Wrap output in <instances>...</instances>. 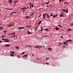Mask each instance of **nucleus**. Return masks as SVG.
Returning a JSON list of instances; mask_svg holds the SVG:
<instances>
[{
    "label": "nucleus",
    "mask_w": 73,
    "mask_h": 73,
    "mask_svg": "<svg viewBox=\"0 0 73 73\" xmlns=\"http://www.w3.org/2000/svg\"><path fill=\"white\" fill-rule=\"evenodd\" d=\"M42 47V46H37L35 47V48H41Z\"/></svg>",
    "instance_id": "1"
},
{
    "label": "nucleus",
    "mask_w": 73,
    "mask_h": 73,
    "mask_svg": "<svg viewBox=\"0 0 73 73\" xmlns=\"http://www.w3.org/2000/svg\"><path fill=\"white\" fill-rule=\"evenodd\" d=\"M72 41V40H65V42H71Z\"/></svg>",
    "instance_id": "2"
},
{
    "label": "nucleus",
    "mask_w": 73,
    "mask_h": 73,
    "mask_svg": "<svg viewBox=\"0 0 73 73\" xmlns=\"http://www.w3.org/2000/svg\"><path fill=\"white\" fill-rule=\"evenodd\" d=\"M25 28V27H19L18 28V29H22L23 28Z\"/></svg>",
    "instance_id": "3"
},
{
    "label": "nucleus",
    "mask_w": 73,
    "mask_h": 73,
    "mask_svg": "<svg viewBox=\"0 0 73 73\" xmlns=\"http://www.w3.org/2000/svg\"><path fill=\"white\" fill-rule=\"evenodd\" d=\"M45 15H46V14H43V19H44Z\"/></svg>",
    "instance_id": "4"
},
{
    "label": "nucleus",
    "mask_w": 73,
    "mask_h": 73,
    "mask_svg": "<svg viewBox=\"0 0 73 73\" xmlns=\"http://www.w3.org/2000/svg\"><path fill=\"white\" fill-rule=\"evenodd\" d=\"M52 49L51 48H48V50H49L50 51H52Z\"/></svg>",
    "instance_id": "5"
},
{
    "label": "nucleus",
    "mask_w": 73,
    "mask_h": 73,
    "mask_svg": "<svg viewBox=\"0 0 73 73\" xmlns=\"http://www.w3.org/2000/svg\"><path fill=\"white\" fill-rule=\"evenodd\" d=\"M10 42V40H9L3 41V42Z\"/></svg>",
    "instance_id": "6"
},
{
    "label": "nucleus",
    "mask_w": 73,
    "mask_h": 73,
    "mask_svg": "<svg viewBox=\"0 0 73 73\" xmlns=\"http://www.w3.org/2000/svg\"><path fill=\"white\" fill-rule=\"evenodd\" d=\"M9 2L10 3H12V0H9Z\"/></svg>",
    "instance_id": "7"
},
{
    "label": "nucleus",
    "mask_w": 73,
    "mask_h": 73,
    "mask_svg": "<svg viewBox=\"0 0 73 73\" xmlns=\"http://www.w3.org/2000/svg\"><path fill=\"white\" fill-rule=\"evenodd\" d=\"M63 44L64 45H66V46H67V43L66 42H63Z\"/></svg>",
    "instance_id": "8"
},
{
    "label": "nucleus",
    "mask_w": 73,
    "mask_h": 73,
    "mask_svg": "<svg viewBox=\"0 0 73 73\" xmlns=\"http://www.w3.org/2000/svg\"><path fill=\"white\" fill-rule=\"evenodd\" d=\"M10 56H11L13 57L14 56V55L13 54H10Z\"/></svg>",
    "instance_id": "9"
},
{
    "label": "nucleus",
    "mask_w": 73,
    "mask_h": 73,
    "mask_svg": "<svg viewBox=\"0 0 73 73\" xmlns=\"http://www.w3.org/2000/svg\"><path fill=\"white\" fill-rule=\"evenodd\" d=\"M55 29L57 31H58L59 29H58V27H56L55 28Z\"/></svg>",
    "instance_id": "10"
},
{
    "label": "nucleus",
    "mask_w": 73,
    "mask_h": 73,
    "mask_svg": "<svg viewBox=\"0 0 73 73\" xmlns=\"http://www.w3.org/2000/svg\"><path fill=\"white\" fill-rule=\"evenodd\" d=\"M5 46L6 47H9L10 45L8 44H6Z\"/></svg>",
    "instance_id": "11"
},
{
    "label": "nucleus",
    "mask_w": 73,
    "mask_h": 73,
    "mask_svg": "<svg viewBox=\"0 0 73 73\" xmlns=\"http://www.w3.org/2000/svg\"><path fill=\"white\" fill-rule=\"evenodd\" d=\"M23 57H28V55H24L23 56Z\"/></svg>",
    "instance_id": "12"
},
{
    "label": "nucleus",
    "mask_w": 73,
    "mask_h": 73,
    "mask_svg": "<svg viewBox=\"0 0 73 73\" xmlns=\"http://www.w3.org/2000/svg\"><path fill=\"white\" fill-rule=\"evenodd\" d=\"M63 14H60V15L59 16L60 17H62L63 16Z\"/></svg>",
    "instance_id": "13"
},
{
    "label": "nucleus",
    "mask_w": 73,
    "mask_h": 73,
    "mask_svg": "<svg viewBox=\"0 0 73 73\" xmlns=\"http://www.w3.org/2000/svg\"><path fill=\"white\" fill-rule=\"evenodd\" d=\"M26 9V7H24V8H21V10H22V9L24 10V9Z\"/></svg>",
    "instance_id": "14"
},
{
    "label": "nucleus",
    "mask_w": 73,
    "mask_h": 73,
    "mask_svg": "<svg viewBox=\"0 0 73 73\" xmlns=\"http://www.w3.org/2000/svg\"><path fill=\"white\" fill-rule=\"evenodd\" d=\"M11 53H12L13 54H15V52L13 51H11V52H10Z\"/></svg>",
    "instance_id": "15"
},
{
    "label": "nucleus",
    "mask_w": 73,
    "mask_h": 73,
    "mask_svg": "<svg viewBox=\"0 0 73 73\" xmlns=\"http://www.w3.org/2000/svg\"><path fill=\"white\" fill-rule=\"evenodd\" d=\"M68 9H66V13H68Z\"/></svg>",
    "instance_id": "16"
},
{
    "label": "nucleus",
    "mask_w": 73,
    "mask_h": 73,
    "mask_svg": "<svg viewBox=\"0 0 73 73\" xmlns=\"http://www.w3.org/2000/svg\"><path fill=\"white\" fill-rule=\"evenodd\" d=\"M49 3V2H48L47 3H44V4H47L48 5Z\"/></svg>",
    "instance_id": "17"
},
{
    "label": "nucleus",
    "mask_w": 73,
    "mask_h": 73,
    "mask_svg": "<svg viewBox=\"0 0 73 73\" xmlns=\"http://www.w3.org/2000/svg\"><path fill=\"white\" fill-rule=\"evenodd\" d=\"M27 33H28V35H30V34H31V33L29 32H28Z\"/></svg>",
    "instance_id": "18"
},
{
    "label": "nucleus",
    "mask_w": 73,
    "mask_h": 73,
    "mask_svg": "<svg viewBox=\"0 0 73 73\" xmlns=\"http://www.w3.org/2000/svg\"><path fill=\"white\" fill-rule=\"evenodd\" d=\"M41 22H42V21H39V23H38V24L40 25V23H41Z\"/></svg>",
    "instance_id": "19"
},
{
    "label": "nucleus",
    "mask_w": 73,
    "mask_h": 73,
    "mask_svg": "<svg viewBox=\"0 0 73 73\" xmlns=\"http://www.w3.org/2000/svg\"><path fill=\"white\" fill-rule=\"evenodd\" d=\"M64 3L65 4H69V3H68L66 2H64Z\"/></svg>",
    "instance_id": "20"
},
{
    "label": "nucleus",
    "mask_w": 73,
    "mask_h": 73,
    "mask_svg": "<svg viewBox=\"0 0 73 73\" xmlns=\"http://www.w3.org/2000/svg\"><path fill=\"white\" fill-rule=\"evenodd\" d=\"M62 11L63 12H66V10H65V9H62Z\"/></svg>",
    "instance_id": "21"
},
{
    "label": "nucleus",
    "mask_w": 73,
    "mask_h": 73,
    "mask_svg": "<svg viewBox=\"0 0 73 73\" xmlns=\"http://www.w3.org/2000/svg\"><path fill=\"white\" fill-rule=\"evenodd\" d=\"M13 26V25H9V26H8V27H11V26Z\"/></svg>",
    "instance_id": "22"
},
{
    "label": "nucleus",
    "mask_w": 73,
    "mask_h": 73,
    "mask_svg": "<svg viewBox=\"0 0 73 73\" xmlns=\"http://www.w3.org/2000/svg\"><path fill=\"white\" fill-rule=\"evenodd\" d=\"M34 13H33L32 14L30 15L31 16H33V15H34Z\"/></svg>",
    "instance_id": "23"
},
{
    "label": "nucleus",
    "mask_w": 73,
    "mask_h": 73,
    "mask_svg": "<svg viewBox=\"0 0 73 73\" xmlns=\"http://www.w3.org/2000/svg\"><path fill=\"white\" fill-rule=\"evenodd\" d=\"M70 26L71 27L73 26V23L72 24H70Z\"/></svg>",
    "instance_id": "24"
},
{
    "label": "nucleus",
    "mask_w": 73,
    "mask_h": 73,
    "mask_svg": "<svg viewBox=\"0 0 73 73\" xmlns=\"http://www.w3.org/2000/svg\"><path fill=\"white\" fill-rule=\"evenodd\" d=\"M16 48L17 49H19V47H18V46H17L16 47Z\"/></svg>",
    "instance_id": "25"
},
{
    "label": "nucleus",
    "mask_w": 73,
    "mask_h": 73,
    "mask_svg": "<svg viewBox=\"0 0 73 73\" xmlns=\"http://www.w3.org/2000/svg\"><path fill=\"white\" fill-rule=\"evenodd\" d=\"M56 17V16L54 15L53 16V18H54Z\"/></svg>",
    "instance_id": "26"
},
{
    "label": "nucleus",
    "mask_w": 73,
    "mask_h": 73,
    "mask_svg": "<svg viewBox=\"0 0 73 73\" xmlns=\"http://www.w3.org/2000/svg\"><path fill=\"white\" fill-rule=\"evenodd\" d=\"M44 31H48V30L47 29H44Z\"/></svg>",
    "instance_id": "27"
},
{
    "label": "nucleus",
    "mask_w": 73,
    "mask_h": 73,
    "mask_svg": "<svg viewBox=\"0 0 73 73\" xmlns=\"http://www.w3.org/2000/svg\"><path fill=\"white\" fill-rule=\"evenodd\" d=\"M68 20H70L71 19V18H70V17H68Z\"/></svg>",
    "instance_id": "28"
},
{
    "label": "nucleus",
    "mask_w": 73,
    "mask_h": 73,
    "mask_svg": "<svg viewBox=\"0 0 73 73\" xmlns=\"http://www.w3.org/2000/svg\"><path fill=\"white\" fill-rule=\"evenodd\" d=\"M47 18H49V15H48V14H47Z\"/></svg>",
    "instance_id": "29"
},
{
    "label": "nucleus",
    "mask_w": 73,
    "mask_h": 73,
    "mask_svg": "<svg viewBox=\"0 0 73 73\" xmlns=\"http://www.w3.org/2000/svg\"><path fill=\"white\" fill-rule=\"evenodd\" d=\"M31 6V7H34V5H30V6Z\"/></svg>",
    "instance_id": "30"
},
{
    "label": "nucleus",
    "mask_w": 73,
    "mask_h": 73,
    "mask_svg": "<svg viewBox=\"0 0 73 73\" xmlns=\"http://www.w3.org/2000/svg\"><path fill=\"white\" fill-rule=\"evenodd\" d=\"M18 1H14V3H16V2H18Z\"/></svg>",
    "instance_id": "31"
},
{
    "label": "nucleus",
    "mask_w": 73,
    "mask_h": 73,
    "mask_svg": "<svg viewBox=\"0 0 73 73\" xmlns=\"http://www.w3.org/2000/svg\"><path fill=\"white\" fill-rule=\"evenodd\" d=\"M42 31H43V29L41 28V30H40V32H42Z\"/></svg>",
    "instance_id": "32"
},
{
    "label": "nucleus",
    "mask_w": 73,
    "mask_h": 73,
    "mask_svg": "<svg viewBox=\"0 0 73 73\" xmlns=\"http://www.w3.org/2000/svg\"><path fill=\"white\" fill-rule=\"evenodd\" d=\"M4 36L3 35L1 36V38H4Z\"/></svg>",
    "instance_id": "33"
},
{
    "label": "nucleus",
    "mask_w": 73,
    "mask_h": 73,
    "mask_svg": "<svg viewBox=\"0 0 73 73\" xmlns=\"http://www.w3.org/2000/svg\"><path fill=\"white\" fill-rule=\"evenodd\" d=\"M26 27H28L29 28V27H30L29 26H26Z\"/></svg>",
    "instance_id": "34"
},
{
    "label": "nucleus",
    "mask_w": 73,
    "mask_h": 73,
    "mask_svg": "<svg viewBox=\"0 0 73 73\" xmlns=\"http://www.w3.org/2000/svg\"><path fill=\"white\" fill-rule=\"evenodd\" d=\"M62 43H59V45H62Z\"/></svg>",
    "instance_id": "35"
},
{
    "label": "nucleus",
    "mask_w": 73,
    "mask_h": 73,
    "mask_svg": "<svg viewBox=\"0 0 73 73\" xmlns=\"http://www.w3.org/2000/svg\"><path fill=\"white\" fill-rule=\"evenodd\" d=\"M26 19H28V18H29V17H28V16L26 17Z\"/></svg>",
    "instance_id": "36"
},
{
    "label": "nucleus",
    "mask_w": 73,
    "mask_h": 73,
    "mask_svg": "<svg viewBox=\"0 0 73 73\" xmlns=\"http://www.w3.org/2000/svg\"><path fill=\"white\" fill-rule=\"evenodd\" d=\"M49 59V58H47L46 59H45V60H48Z\"/></svg>",
    "instance_id": "37"
},
{
    "label": "nucleus",
    "mask_w": 73,
    "mask_h": 73,
    "mask_svg": "<svg viewBox=\"0 0 73 73\" xmlns=\"http://www.w3.org/2000/svg\"><path fill=\"white\" fill-rule=\"evenodd\" d=\"M36 29H37V27H36V29H35V31H36Z\"/></svg>",
    "instance_id": "38"
},
{
    "label": "nucleus",
    "mask_w": 73,
    "mask_h": 73,
    "mask_svg": "<svg viewBox=\"0 0 73 73\" xmlns=\"http://www.w3.org/2000/svg\"><path fill=\"white\" fill-rule=\"evenodd\" d=\"M68 30H69V31H71V29H68Z\"/></svg>",
    "instance_id": "39"
},
{
    "label": "nucleus",
    "mask_w": 73,
    "mask_h": 73,
    "mask_svg": "<svg viewBox=\"0 0 73 73\" xmlns=\"http://www.w3.org/2000/svg\"><path fill=\"white\" fill-rule=\"evenodd\" d=\"M26 46H30V47H31V46H30L26 45Z\"/></svg>",
    "instance_id": "40"
},
{
    "label": "nucleus",
    "mask_w": 73,
    "mask_h": 73,
    "mask_svg": "<svg viewBox=\"0 0 73 73\" xmlns=\"http://www.w3.org/2000/svg\"><path fill=\"white\" fill-rule=\"evenodd\" d=\"M60 38H63V36H60Z\"/></svg>",
    "instance_id": "41"
},
{
    "label": "nucleus",
    "mask_w": 73,
    "mask_h": 73,
    "mask_svg": "<svg viewBox=\"0 0 73 73\" xmlns=\"http://www.w3.org/2000/svg\"><path fill=\"white\" fill-rule=\"evenodd\" d=\"M2 42H3L1 41V40H0V43H2Z\"/></svg>",
    "instance_id": "42"
},
{
    "label": "nucleus",
    "mask_w": 73,
    "mask_h": 73,
    "mask_svg": "<svg viewBox=\"0 0 73 73\" xmlns=\"http://www.w3.org/2000/svg\"><path fill=\"white\" fill-rule=\"evenodd\" d=\"M24 53H25V52H23V53H21L22 54H24Z\"/></svg>",
    "instance_id": "43"
},
{
    "label": "nucleus",
    "mask_w": 73,
    "mask_h": 73,
    "mask_svg": "<svg viewBox=\"0 0 73 73\" xmlns=\"http://www.w3.org/2000/svg\"><path fill=\"white\" fill-rule=\"evenodd\" d=\"M4 33H6V32H7V31H4Z\"/></svg>",
    "instance_id": "44"
},
{
    "label": "nucleus",
    "mask_w": 73,
    "mask_h": 73,
    "mask_svg": "<svg viewBox=\"0 0 73 73\" xmlns=\"http://www.w3.org/2000/svg\"><path fill=\"white\" fill-rule=\"evenodd\" d=\"M13 37H15L16 36L14 35H13Z\"/></svg>",
    "instance_id": "45"
},
{
    "label": "nucleus",
    "mask_w": 73,
    "mask_h": 73,
    "mask_svg": "<svg viewBox=\"0 0 73 73\" xmlns=\"http://www.w3.org/2000/svg\"><path fill=\"white\" fill-rule=\"evenodd\" d=\"M63 1V0H59V2H61V1Z\"/></svg>",
    "instance_id": "46"
},
{
    "label": "nucleus",
    "mask_w": 73,
    "mask_h": 73,
    "mask_svg": "<svg viewBox=\"0 0 73 73\" xmlns=\"http://www.w3.org/2000/svg\"><path fill=\"white\" fill-rule=\"evenodd\" d=\"M2 40L5 41V39H2Z\"/></svg>",
    "instance_id": "47"
},
{
    "label": "nucleus",
    "mask_w": 73,
    "mask_h": 73,
    "mask_svg": "<svg viewBox=\"0 0 73 73\" xmlns=\"http://www.w3.org/2000/svg\"><path fill=\"white\" fill-rule=\"evenodd\" d=\"M49 64V63H45V64Z\"/></svg>",
    "instance_id": "48"
},
{
    "label": "nucleus",
    "mask_w": 73,
    "mask_h": 73,
    "mask_svg": "<svg viewBox=\"0 0 73 73\" xmlns=\"http://www.w3.org/2000/svg\"><path fill=\"white\" fill-rule=\"evenodd\" d=\"M8 40V39H5V40Z\"/></svg>",
    "instance_id": "49"
},
{
    "label": "nucleus",
    "mask_w": 73,
    "mask_h": 73,
    "mask_svg": "<svg viewBox=\"0 0 73 73\" xmlns=\"http://www.w3.org/2000/svg\"><path fill=\"white\" fill-rule=\"evenodd\" d=\"M29 5H31V3H29Z\"/></svg>",
    "instance_id": "50"
},
{
    "label": "nucleus",
    "mask_w": 73,
    "mask_h": 73,
    "mask_svg": "<svg viewBox=\"0 0 73 73\" xmlns=\"http://www.w3.org/2000/svg\"><path fill=\"white\" fill-rule=\"evenodd\" d=\"M49 7V5H46V7Z\"/></svg>",
    "instance_id": "51"
},
{
    "label": "nucleus",
    "mask_w": 73,
    "mask_h": 73,
    "mask_svg": "<svg viewBox=\"0 0 73 73\" xmlns=\"http://www.w3.org/2000/svg\"><path fill=\"white\" fill-rule=\"evenodd\" d=\"M9 35H13L12 34H9Z\"/></svg>",
    "instance_id": "52"
},
{
    "label": "nucleus",
    "mask_w": 73,
    "mask_h": 73,
    "mask_svg": "<svg viewBox=\"0 0 73 73\" xmlns=\"http://www.w3.org/2000/svg\"><path fill=\"white\" fill-rule=\"evenodd\" d=\"M1 27V29H3V27Z\"/></svg>",
    "instance_id": "53"
},
{
    "label": "nucleus",
    "mask_w": 73,
    "mask_h": 73,
    "mask_svg": "<svg viewBox=\"0 0 73 73\" xmlns=\"http://www.w3.org/2000/svg\"><path fill=\"white\" fill-rule=\"evenodd\" d=\"M28 8H29V7H27V8H26V9H27Z\"/></svg>",
    "instance_id": "54"
},
{
    "label": "nucleus",
    "mask_w": 73,
    "mask_h": 73,
    "mask_svg": "<svg viewBox=\"0 0 73 73\" xmlns=\"http://www.w3.org/2000/svg\"><path fill=\"white\" fill-rule=\"evenodd\" d=\"M13 13H11V15H12V14H13Z\"/></svg>",
    "instance_id": "55"
},
{
    "label": "nucleus",
    "mask_w": 73,
    "mask_h": 73,
    "mask_svg": "<svg viewBox=\"0 0 73 73\" xmlns=\"http://www.w3.org/2000/svg\"><path fill=\"white\" fill-rule=\"evenodd\" d=\"M12 34H13V35H14L15 34V33H12Z\"/></svg>",
    "instance_id": "56"
},
{
    "label": "nucleus",
    "mask_w": 73,
    "mask_h": 73,
    "mask_svg": "<svg viewBox=\"0 0 73 73\" xmlns=\"http://www.w3.org/2000/svg\"><path fill=\"white\" fill-rule=\"evenodd\" d=\"M12 10V9H9V10Z\"/></svg>",
    "instance_id": "57"
},
{
    "label": "nucleus",
    "mask_w": 73,
    "mask_h": 73,
    "mask_svg": "<svg viewBox=\"0 0 73 73\" xmlns=\"http://www.w3.org/2000/svg\"><path fill=\"white\" fill-rule=\"evenodd\" d=\"M45 48V46L43 45V48Z\"/></svg>",
    "instance_id": "58"
},
{
    "label": "nucleus",
    "mask_w": 73,
    "mask_h": 73,
    "mask_svg": "<svg viewBox=\"0 0 73 73\" xmlns=\"http://www.w3.org/2000/svg\"><path fill=\"white\" fill-rule=\"evenodd\" d=\"M25 11V10H23L22 11Z\"/></svg>",
    "instance_id": "59"
},
{
    "label": "nucleus",
    "mask_w": 73,
    "mask_h": 73,
    "mask_svg": "<svg viewBox=\"0 0 73 73\" xmlns=\"http://www.w3.org/2000/svg\"><path fill=\"white\" fill-rule=\"evenodd\" d=\"M31 7H31V6H30V8H31Z\"/></svg>",
    "instance_id": "60"
},
{
    "label": "nucleus",
    "mask_w": 73,
    "mask_h": 73,
    "mask_svg": "<svg viewBox=\"0 0 73 73\" xmlns=\"http://www.w3.org/2000/svg\"><path fill=\"white\" fill-rule=\"evenodd\" d=\"M53 15V14H51L50 15V16H52Z\"/></svg>",
    "instance_id": "61"
},
{
    "label": "nucleus",
    "mask_w": 73,
    "mask_h": 73,
    "mask_svg": "<svg viewBox=\"0 0 73 73\" xmlns=\"http://www.w3.org/2000/svg\"><path fill=\"white\" fill-rule=\"evenodd\" d=\"M58 26L60 27V26H61V25H58Z\"/></svg>",
    "instance_id": "62"
},
{
    "label": "nucleus",
    "mask_w": 73,
    "mask_h": 73,
    "mask_svg": "<svg viewBox=\"0 0 73 73\" xmlns=\"http://www.w3.org/2000/svg\"><path fill=\"white\" fill-rule=\"evenodd\" d=\"M48 36H43V37H47Z\"/></svg>",
    "instance_id": "63"
},
{
    "label": "nucleus",
    "mask_w": 73,
    "mask_h": 73,
    "mask_svg": "<svg viewBox=\"0 0 73 73\" xmlns=\"http://www.w3.org/2000/svg\"><path fill=\"white\" fill-rule=\"evenodd\" d=\"M49 7H52L51 5H50L49 6Z\"/></svg>",
    "instance_id": "64"
}]
</instances>
